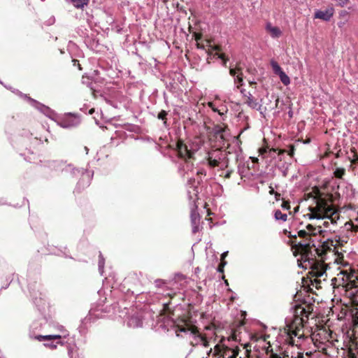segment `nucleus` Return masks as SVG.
Here are the masks:
<instances>
[{
    "mask_svg": "<svg viewBox=\"0 0 358 358\" xmlns=\"http://www.w3.org/2000/svg\"><path fill=\"white\" fill-rule=\"evenodd\" d=\"M204 331L206 332H200L195 325L185 323L178 326L176 332L177 336L186 338L193 346L203 345L207 348L209 345V340L215 336V326L213 324L206 326Z\"/></svg>",
    "mask_w": 358,
    "mask_h": 358,
    "instance_id": "f257e3e1",
    "label": "nucleus"
},
{
    "mask_svg": "<svg viewBox=\"0 0 358 358\" xmlns=\"http://www.w3.org/2000/svg\"><path fill=\"white\" fill-rule=\"evenodd\" d=\"M195 183V179L191 177L188 179L187 184V192L191 205L190 219L193 234H196L199 231L200 224V215L197 212V206H196L199 192Z\"/></svg>",
    "mask_w": 358,
    "mask_h": 358,
    "instance_id": "f03ea898",
    "label": "nucleus"
},
{
    "mask_svg": "<svg viewBox=\"0 0 358 358\" xmlns=\"http://www.w3.org/2000/svg\"><path fill=\"white\" fill-rule=\"evenodd\" d=\"M301 249V259L304 262H308L311 268V273L316 278H322L326 275L327 266L322 262L314 259V255L312 251H309L310 243H299Z\"/></svg>",
    "mask_w": 358,
    "mask_h": 358,
    "instance_id": "7ed1b4c3",
    "label": "nucleus"
},
{
    "mask_svg": "<svg viewBox=\"0 0 358 358\" xmlns=\"http://www.w3.org/2000/svg\"><path fill=\"white\" fill-rule=\"evenodd\" d=\"M309 210L310 213L306 214V216L310 220L330 219L331 216L335 214V210L332 205L328 201L322 198H317L316 199V206L310 207Z\"/></svg>",
    "mask_w": 358,
    "mask_h": 358,
    "instance_id": "20e7f679",
    "label": "nucleus"
},
{
    "mask_svg": "<svg viewBox=\"0 0 358 358\" xmlns=\"http://www.w3.org/2000/svg\"><path fill=\"white\" fill-rule=\"evenodd\" d=\"M205 159L208 165L211 168L220 167V169H224L228 166L227 154L220 149L209 150Z\"/></svg>",
    "mask_w": 358,
    "mask_h": 358,
    "instance_id": "39448f33",
    "label": "nucleus"
},
{
    "mask_svg": "<svg viewBox=\"0 0 358 358\" xmlns=\"http://www.w3.org/2000/svg\"><path fill=\"white\" fill-rule=\"evenodd\" d=\"M308 312L306 310L301 306H296L295 308V319L292 326H296L295 329L290 330L289 335L291 338H293V336L295 337H298V338H302L303 334L301 333V330L302 329V323L305 322V320L308 318ZM292 327V328H293Z\"/></svg>",
    "mask_w": 358,
    "mask_h": 358,
    "instance_id": "423d86ee",
    "label": "nucleus"
},
{
    "mask_svg": "<svg viewBox=\"0 0 358 358\" xmlns=\"http://www.w3.org/2000/svg\"><path fill=\"white\" fill-rule=\"evenodd\" d=\"M176 147L179 157L185 159H191L200 148L196 142L183 143L181 140L178 141Z\"/></svg>",
    "mask_w": 358,
    "mask_h": 358,
    "instance_id": "0eeeda50",
    "label": "nucleus"
},
{
    "mask_svg": "<svg viewBox=\"0 0 358 358\" xmlns=\"http://www.w3.org/2000/svg\"><path fill=\"white\" fill-rule=\"evenodd\" d=\"M306 229L307 231L306 230H300L298 231V236L299 237H302V238H305L306 240H304L302 242H299L296 246L298 248V250L301 252V249H300V247H299V243H308L310 242V250L309 251H311V248L312 246L313 247H315L314 243H313V241H311L310 236L311 235L313 236H315L318 234H322L323 232V230L322 229V227L320 226H318V227H314L313 226L312 224H308L306 226Z\"/></svg>",
    "mask_w": 358,
    "mask_h": 358,
    "instance_id": "6e6552de",
    "label": "nucleus"
},
{
    "mask_svg": "<svg viewBox=\"0 0 358 358\" xmlns=\"http://www.w3.org/2000/svg\"><path fill=\"white\" fill-rule=\"evenodd\" d=\"M238 355V349H231L224 345L222 347L220 344L215 346L213 352V355L217 358H237Z\"/></svg>",
    "mask_w": 358,
    "mask_h": 358,
    "instance_id": "1a4fd4ad",
    "label": "nucleus"
},
{
    "mask_svg": "<svg viewBox=\"0 0 358 358\" xmlns=\"http://www.w3.org/2000/svg\"><path fill=\"white\" fill-rule=\"evenodd\" d=\"M62 336L59 334L54 335H38L36 336V339L39 341H47L48 343H45L44 345L51 349H55L57 347V344L60 343Z\"/></svg>",
    "mask_w": 358,
    "mask_h": 358,
    "instance_id": "9d476101",
    "label": "nucleus"
},
{
    "mask_svg": "<svg viewBox=\"0 0 358 358\" xmlns=\"http://www.w3.org/2000/svg\"><path fill=\"white\" fill-rule=\"evenodd\" d=\"M80 122L78 117L69 115L62 120L59 124L62 127L68 129L78 126Z\"/></svg>",
    "mask_w": 358,
    "mask_h": 358,
    "instance_id": "9b49d317",
    "label": "nucleus"
},
{
    "mask_svg": "<svg viewBox=\"0 0 358 358\" xmlns=\"http://www.w3.org/2000/svg\"><path fill=\"white\" fill-rule=\"evenodd\" d=\"M334 13V10L332 7L328 8L324 10H317L315 13L314 17L327 22L332 17Z\"/></svg>",
    "mask_w": 358,
    "mask_h": 358,
    "instance_id": "f8f14e48",
    "label": "nucleus"
},
{
    "mask_svg": "<svg viewBox=\"0 0 358 358\" xmlns=\"http://www.w3.org/2000/svg\"><path fill=\"white\" fill-rule=\"evenodd\" d=\"M241 94H243L244 96H245V103L250 108L253 109H256L257 110H259L262 108V105L259 104L257 100L253 97L251 93L248 92V94H245V90L242 89L241 90Z\"/></svg>",
    "mask_w": 358,
    "mask_h": 358,
    "instance_id": "ddd939ff",
    "label": "nucleus"
},
{
    "mask_svg": "<svg viewBox=\"0 0 358 358\" xmlns=\"http://www.w3.org/2000/svg\"><path fill=\"white\" fill-rule=\"evenodd\" d=\"M266 30L269 33L270 36L273 38H279L281 34L282 31L278 27H273L271 22H268L266 24Z\"/></svg>",
    "mask_w": 358,
    "mask_h": 358,
    "instance_id": "4468645a",
    "label": "nucleus"
},
{
    "mask_svg": "<svg viewBox=\"0 0 358 358\" xmlns=\"http://www.w3.org/2000/svg\"><path fill=\"white\" fill-rule=\"evenodd\" d=\"M142 324L143 322L141 318L136 315L131 316L127 321V325L131 328L140 327Z\"/></svg>",
    "mask_w": 358,
    "mask_h": 358,
    "instance_id": "2eb2a0df",
    "label": "nucleus"
},
{
    "mask_svg": "<svg viewBox=\"0 0 358 358\" xmlns=\"http://www.w3.org/2000/svg\"><path fill=\"white\" fill-rule=\"evenodd\" d=\"M213 131L217 138H220L222 141L225 140L224 133H225V128L223 127L221 125H215L213 129Z\"/></svg>",
    "mask_w": 358,
    "mask_h": 358,
    "instance_id": "dca6fc26",
    "label": "nucleus"
},
{
    "mask_svg": "<svg viewBox=\"0 0 358 358\" xmlns=\"http://www.w3.org/2000/svg\"><path fill=\"white\" fill-rule=\"evenodd\" d=\"M229 73L231 76L234 77V83L237 85V87H239V85H243V77L241 73H237L236 70L234 69H230Z\"/></svg>",
    "mask_w": 358,
    "mask_h": 358,
    "instance_id": "f3484780",
    "label": "nucleus"
},
{
    "mask_svg": "<svg viewBox=\"0 0 358 358\" xmlns=\"http://www.w3.org/2000/svg\"><path fill=\"white\" fill-rule=\"evenodd\" d=\"M193 171V164L189 162H185L182 167L179 169V171L182 176L185 173L188 174L189 171Z\"/></svg>",
    "mask_w": 358,
    "mask_h": 358,
    "instance_id": "a211bd4d",
    "label": "nucleus"
},
{
    "mask_svg": "<svg viewBox=\"0 0 358 358\" xmlns=\"http://www.w3.org/2000/svg\"><path fill=\"white\" fill-rule=\"evenodd\" d=\"M24 97L27 98L34 107L37 108L43 113H45V111L48 110V108L45 107L43 105L40 104L35 100L31 99L30 97H28L27 95H24Z\"/></svg>",
    "mask_w": 358,
    "mask_h": 358,
    "instance_id": "6ab92c4d",
    "label": "nucleus"
},
{
    "mask_svg": "<svg viewBox=\"0 0 358 358\" xmlns=\"http://www.w3.org/2000/svg\"><path fill=\"white\" fill-rule=\"evenodd\" d=\"M73 6L76 8H83L85 6L87 5L89 0H71Z\"/></svg>",
    "mask_w": 358,
    "mask_h": 358,
    "instance_id": "aec40b11",
    "label": "nucleus"
},
{
    "mask_svg": "<svg viewBox=\"0 0 358 358\" xmlns=\"http://www.w3.org/2000/svg\"><path fill=\"white\" fill-rule=\"evenodd\" d=\"M208 106L212 109L213 111L217 113L220 116L224 115L227 111L224 107L221 109H219L213 102H208Z\"/></svg>",
    "mask_w": 358,
    "mask_h": 358,
    "instance_id": "412c9836",
    "label": "nucleus"
},
{
    "mask_svg": "<svg viewBox=\"0 0 358 358\" xmlns=\"http://www.w3.org/2000/svg\"><path fill=\"white\" fill-rule=\"evenodd\" d=\"M274 217L276 220L285 222L287 220V215L282 213L280 210H277L274 213Z\"/></svg>",
    "mask_w": 358,
    "mask_h": 358,
    "instance_id": "4be33fe9",
    "label": "nucleus"
},
{
    "mask_svg": "<svg viewBox=\"0 0 358 358\" xmlns=\"http://www.w3.org/2000/svg\"><path fill=\"white\" fill-rule=\"evenodd\" d=\"M104 265H105V259L103 258L101 252H99L98 266H99V271L101 275L103 273Z\"/></svg>",
    "mask_w": 358,
    "mask_h": 358,
    "instance_id": "5701e85b",
    "label": "nucleus"
},
{
    "mask_svg": "<svg viewBox=\"0 0 358 358\" xmlns=\"http://www.w3.org/2000/svg\"><path fill=\"white\" fill-rule=\"evenodd\" d=\"M271 66L273 69L274 73H275L276 75H278L283 71L280 65L275 60L271 61Z\"/></svg>",
    "mask_w": 358,
    "mask_h": 358,
    "instance_id": "b1692460",
    "label": "nucleus"
},
{
    "mask_svg": "<svg viewBox=\"0 0 358 358\" xmlns=\"http://www.w3.org/2000/svg\"><path fill=\"white\" fill-rule=\"evenodd\" d=\"M278 76H279L280 81L285 85H288L290 83V79H289V76L284 71H282Z\"/></svg>",
    "mask_w": 358,
    "mask_h": 358,
    "instance_id": "393cba45",
    "label": "nucleus"
},
{
    "mask_svg": "<svg viewBox=\"0 0 358 358\" xmlns=\"http://www.w3.org/2000/svg\"><path fill=\"white\" fill-rule=\"evenodd\" d=\"M62 171L65 172H72L73 174L75 173V170L72 168V166L71 164H62Z\"/></svg>",
    "mask_w": 358,
    "mask_h": 358,
    "instance_id": "a878e982",
    "label": "nucleus"
},
{
    "mask_svg": "<svg viewBox=\"0 0 358 358\" xmlns=\"http://www.w3.org/2000/svg\"><path fill=\"white\" fill-rule=\"evenodd\" d=\"M345 170L343 168H337L334 171L335 177L338 178H341L345 174Z\"/></svg>",
    "mask_w": 358,
    "mask_h": 358,
    "instance_id": "bb28decb",
    "label": "nucleus"
},
{
    "mask_svg": "<svg viewBox=\"0 0 358 358\" xmlns=\"http://www.w3.org/2000/svg\"><path fill=\"white\" fill-rule=\"evenodd\" d=\"M222 3L221 2L220 0H216L215 1H209V2H208L209 7L211 6L213 8H220L222 6Z\"/></svg>",
    "mask_w": 358,
    "mask_h": 358,
    "instance_id": "cd10ccee",
    "label": "nucleus"
},
{
    "mask_svg": "<svg viewBox=\"0 0 358 358\" xmlns=\"http://www.w3.org/2000/svg\"><path fill=\"white\" fill-rule=\"evenodd\" d=\"M82 83L83 84H85L89 88H90L91 90L93 89V87H92V83L90 81V79L88 78H85V77H83L82 78Z\"/></svg>",
    "mask_w": 358,
    "mask_h": 358,
    "instance_id": "c85d7f7f",
    "label": "nucleus"
},
{
    "mask_svg": "<svg viewBox=\"0 0 358 358\" xmlns=\"http://www.w3.org/2000/svg\"><path fill=\"white\" fill-rule=\"evenodd\" d=\"M167 115V113L166 111L165 110H162L159 114H158V118L160 119V120H165L166 119V117Z\"/></svg>",
    "mask_w": 358,
    "mask_h": 358,
    "instance_id": "c756f323",
    "label": "nucleus"
},
{
    "mask_svg": "<svg viewBox=\"0 0 358 358\" xmlns=\"http://www.w3.org/2000/svg\"><path fill=\"white\" fill-rule=\"evenodd\" d=\"M269 188H270L269 194H275L276 199H278L280 196V194L279 193H278V192H275L273 188L271 186H270Z\"/></svg>",
    "mask_w": 358,
    "mask_h": 358,
    "instance_id": "7c9ffc66",
    "label": "nucleus"
},
{
    "mask_svg": "<svg viewBox=\"0 0 358 358\" xmlns=\"http://www.w3.org/2000/svg\"><path fill=\"white\" fill-rule=\"evenodd\" d=\"M335 1L337 2L338 5L341 7H343L348 2V0H335Z\"/></svg>",
    "mask_w": 358,
    "mask_h": 358,
    "instance_id": "2f4dec72",
    "label": "nucleus"
},
{
    "mask_svg": "<svg viewBox=\"0 0 358 358\" xmlns=\"http://www.w3.org/2000/svg\"><path fill=\"white\" fill-rule=\"evenodd\" d=\"M281 207L284 209V210H289L290 208V205H289V203L287 202V201H283L282 205H281Z\"/></svg>",
    "mask_w": 358,
    "mask_h": 358,
    "instance_id": "473e14b6",
    "label": "nucleus"
},
{
    "mask_svg": "<svg viewBox=\"0 0 358 358\" xmlns=\"http://www.w3.org/2000/svg\"><path fill=\"white\" fill-rule=\"evenodd\" d=\"M226 264V262H223L222 264H220L217 268V271L222 273L224 271V266Z\"/></svg>",
    "mask_w": 358,
    "mask_h": 358,
    "instance_id": "72a5a7b5",
    "label": "nucleus"
},
{
    "mask_svg": "<svg viewBox=\"0 0 358 358\" xmlns=\"http://www.w3.org/2000/svg\"><path fill=\"white\" fill-rule=\"evenodd\" d=\"M292 358H304V356H303V353L302 352H299L296 355V357H292Z\"/></svg>",
    "mask_w": 358,
    "mask_h": 358,
    "instance_id": "f704fd0d",
    "label": "nucleus"
},
{
    "mask_svg": "<svg viewBox=\"0 0 358 358\" xmlns=\"http://www.w3.org/2000/svg\"><path fill=\"white\" fill-rule=\"evenodd\" d=\"M228 251L223 252L221 255L222 259H224L227 255Z\"/></svg>",
    "mask_w": 358,
    "mask_h": 358,
    "instance_id": "c9c22d12",
    "label": "nucleus"
},
{
    "mask_svg": "<svg viewBox=\"0 0 358 358\" xmlns=\"http://www.w3.org/2000/svg\"><path fill=\"white\" fill-rule=\"evenodd\" d=\"M324 225L326 227H328V225H329V222H327V221H324Z\"/></svg>",
    "mask_w": 358,
    "mask_h": 358,
    "instance_id": "e433bc0d",
    "label": "nucleus"
},
{
    "mask_svg": "<svg viewBox=\"0 0 358 358\" xmlns=\"http://www.w3.org/2000/svg\"><path fill=\"white\" fill-rule=\"evenodd\" d=\"M266 152V149H261L260 150L261 154H263L264 152Z\"/></svg>",
    "mask_w": 358,
    "mask_h": 358,
    "instance_id": "4c0bfd02",
    "label": "nucleus"
},
{
    "mask_svg": "<svg viewBox=\"0 0 358 358\" xmlns=\"http://www.w3.org/2000/svg\"><path fill=\"white\" fill-rule=\"evenodd\" d=\"M210 353H213V350L212 348L210 349V350L208 351V355H209Z\"/></svg>",
    "mask_w": 358,
    "mask_h": 358,
    "instance_id": "58836bf2",
    "label": "nucleus"
},
{
    "mask_svg": "<svg viewBox=\"0 0 358 358\" xmlns=\"http://www.w3.org/2000/svg\"><path fill=\"white\" fill-rule=\"evenodd\" d=\"M198 272H199V268L197 267L195 268V273H196Z\"/></svg>",
    "mask_w": 358,
    "mask_h": 358,
    "instance_id": "ea45409f",
    "label": "nucleus"
},
{
    "mask_svg": "<svg viewBox=\"0 0 358 358\" xmlns=\"http://www.w3.org/2000/svg\"><path fill=\"white\" fill-rule=\"evenodd\" d=\"M274 358H282V357L280 356H278V355H275Z\"/></svg>",
    "mask_w": 358,
    "mask_h": 358,
    "instance_id": "a19ab883",
    "label": "nucleus"
},
{
    "mask_svg": "<svg viewBox=\"0 0 358 358\" xmlns=\"http://www.w3.org/2000/svg\"><path fill=\"white\" fill-rule=\"evenodd\" d=\"M230 176V173H227L225 176L226 178H229Z\"/></svg>",
    "mask_w": 358,
    "mask_h": 358,
    "instance_id": "79ce46f5",
    "label": "nucleus"
},
{
    "mask_svg": "<svg viewBox=\"0 0 358 358\" xmlns=\"http://www.w3.org/2000/svg\"><path fill=\"white\" fill-rule=\"evenodd\" d=\"M275 151H276V150H275V149H271V150H270V151H269V152H270V153H271V152H275Z\"/></svg>",
    "mask_w": 358,
    "mask_h": 358,
    "instance_id": "37998d69",
    "label": "nucleus"
},
{
    "mask_svg": "<svg viewBox=\"0 0 358 358\" xmlns=\"http://www.w3.org/2000/svg\"><path fill=\"white\" fill-rule=\"evenodd\" d=\"M219 57H220V58H221V59H224V58H223V55H220L219 56Z\"/></svg>",
    "mask_w": 358,
    "mask_h": 358,
    "instance_id": "c03bdc74",
    "label": "nucleus"
},
{
    "mask_svg": "<svg viewBox=\"0 0 358 358\" xmlns=\"http://www.w3.org/2000/svg\"><path fill=\"white\" fill-rule=\"evenodd\" d=\"M85 150H86V152L87 153L88 152V148L87 147L85 148Z\"/></svg>",
    "mask_w": 358,
    "mask_h": 358,
    "instance_id": "a18cd8bd",
    "label": "nucleus"
},
{
    "mask_svg": "<svg viewBox=\"0 0 358 358\" xmlns=\"http://www.w3.org/2000/svg\"><path fill=\"white\" fill-rule=\"evenodd\" d=\"M93 110H94V109H91V110H90V113H92Z\"/></svg>",
    "mask_w": 358,
    "mask_h": 358,
    "instance_id": "49530a36",
    "label": "nucleus"
},
{
    "mask_svg": "<svg viewBox=\"0 0 358 358\" xmlns=\"http://www.w3.org/2000/svg\"><path fill=\"white\" fill-rule=\"evenodd\" d=\"M224 340V338H222L221 340H220V343H222V341Z\"/></svg>",
    "mask_w": 358,
    "mask_h": 358,
    "instance_id": "de8ad7c7",
    "label": "nucleus"
},
{
    "mask_svg": "<svg viewBox=\"0 0 358 358\" xmlns=\"http://www.w3.org/2000/svg\"><path fill=\"white\" fill-rule=\"evenodd\" d=\"M160 280H156V283L158 285V282H159Z\"/></svg>",
    "mask_w": 358,
    "mask_h": 358,
    "instance_id": "09e8293b",
    "label": "nucleus"
},
{
    "mask_svg": "<svg viewBox=\"0 0 358 358\" xmlns=\"http://www.w3.org/2000/svg\"><path fill=\"white\" fill-rule=\"evenodd\" d=\"M0 83H1V84H3V83H2L1 80H0Z\"/></svg>",
    "mask_w": 358,
    "mask_h": 358,
    "instance_id": "8fccbe9b",
    "label": "nucleus"
},
{
    "mask_svg": "<svg viewBox=\"0 0 358 358\" xmlns=\"http://www.w3.org/2000/svg\"><path fill=\"white\" fill-rule=\"evenodd\" d=\"M206 358H208V357H206Z\"/></svg>",
    "mask_w": 358,
    "mask_h": 358,
    "instance_id": "3c124183",
    "label": "nucleus"
},
{
    "mask_svg": "<svg viewBox=\"0 0 358 358\" xmlns=\"http://www.w3.org/2000/svg\"><path fill=\"white\" fill-rule=\"evenodd\" d=\"M0 358H1V357H0Z\"/></svg>",
    "mask_w": 358,
    "mask_h": 358,
    "instance_id": "603ef678",
    "label": "nucleus"
}]
</instances>
